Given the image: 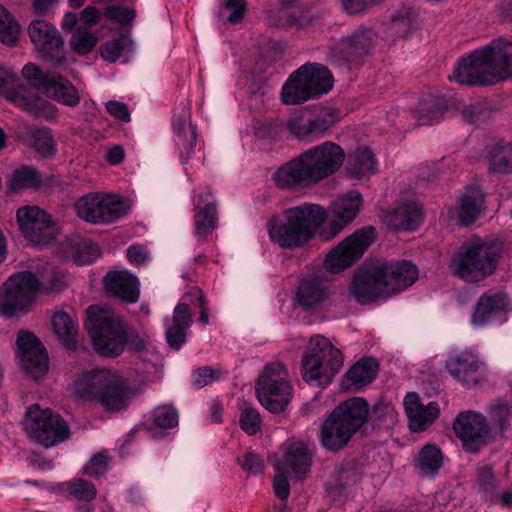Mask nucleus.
Wrapping results in <instances>:
<instances>
[{"label": "nucleus", "instance_id": "nucleus-1", "mask_svg": "<svg viewBox=\"0 0 512 512\" xmlns=\"http://www.w3.org/2000/svg\"><path fill=\"white\" fill-rule=\"evenodd\" d=\"M43 92L66 106H75L81 96L75 86L55 73L43 75L32 63L26 64L18 75L10 67H0V94L15 105L37 116L53 119L57 108L42 99Z\"/></svg>", "mask_w": 512, "mask_h": 512}, {"label": "nucleus", "instance_id": "nucleus-38", "mask_svg": "<svg viewBox=\"0 0 512 512\" xmlns=\"http://www.w3.org/2000/svg\"><path fill=\"white\" fill-rule=\"evenodd\" d=\"M55 335L66 349H73L77 343L78 329L71 316L64 311H56L51 317Z\"/></svg>", "mask_w": 512, "mask_h": 512}, {"label": "nucleus", "instance_id": "nucleus-27", "mask_svg": "<svg viewBox=\"0 0 512 512\" xmlns=\"http://www.w3.org/2000/svg\"><path fill=\"white\" fill-rule=\"evenodd\" d=\"M409 427L414 432L427 429L439 416L440 407L437 402H429L424 405L419 395L415 392L406 394L403 400Z\"/></svg>", "mask_w": 512, "mask_h": 512}, {"label": "nucleus", "instance_id": "nucleus-55", "mask_svg": "<svg viewBox=\"0 0 512 512\" xmlns=\"http://www.w3.org/2000/svg\"><path fill=\"white\" fill-rule=\"evenodd\" d=\"M105 16L121 25L129 24L135 17V12L129 8H122L119 6H109L105 12Z\"/></svg>", "mask_w": 512, "mask_h": 512}, {"label": "nucleus", "instance_id": "nucleus-43", "mask_svg": "<svg viewBox=\"0 0 512 512\" xmlns=\"http://www.w3.org/2000/svg\"><path fill=\"white\" fill-rule=\"evenodd\" d=\"M21 33V26L15 17L0 4V42L13 45Z\"/></svg>", "mask_w": 512, "mask_h": 512}, {"label": "nucleus", "instance_id": "nucleus-47", "mask_svg": "<svg viewBox=\"0 0 512 512\" xmlns=\"http://www.w3.org/2000/svg\"><path fill=\"white\" fill-rule=\"evenodd\" d=\"M239 424L248 435H255L261 428L262 420L258 410L249 405L241 408Z\"/></svg>", "mask_w": 512, "mask_h": 512}, {"label": "nucleus", "instance_id": "nucleus-29", "mask_svg": "<svg viewBox=\"0 0 512 512\" xmlns=\"http://www.w3.org/2000/svg\"><path fill=\"white\" fill-rule=\"evenodd\" d=\"M105 291L123 302L134 303L138 300L139 280L127 270L110 271L103 280Z\"/></svg>", "mask_w": 512, "mask_h": 512}, {"label": "nucleus", "instance_id": "nucleus-3", "mask_svg": "<svg viewBox=\"0 0 512 512\" xmlns=\"http://www.w3.org/2000/svg\"><path fill=\"white\" fill-rule=\"evenodd\" d=\"M512 75V41L497 39L462 58L449 79L460 85H492Z\"/></svg>", "mask_w": 512, "mask_h": 512}, {"label": "nucleus", "instance_id": "nucleus-46", "mask_svg": "<svg viewBox=\"0 0 512 512\" xmlns=\"http://www.w3.org/2000/svg\"><path fill=\"white\" fill-rule=\"evenodd\" d=\"M32 144L43 157H50L56 153V143L49 129H35L32 132Z\"/></svg>", "mask_w": 512, "mask_h": 512}, {"label": "nucleus", "instance_id": "nucleus-16", "mask_svg": "<svg viewBox=\"0 0 512 512\" xmlns=\"http://www.w3.org/2000/svg\"><path fill=\"white\" fill-rule=\"evenodd\" d=\"M16 223L27 242L35 247L51 244L59 232L53 217L36 205H26L17 209Z\"/></svg>", "mask_w": 512, "mask_h": 512}, {"label": "nucleus", "instance_id": "nucleus-10", "mask_svg": "<svg viewBox=\"0 0 512 512\" xmlns=\"http://www.w3.org/2000/svg\"><path fill=\"white\" fill-rule=\"evenodd\" d=\"M343 364L342 352L326 337L314 335L301 359V375L309 385L327 387Z\"/></svg>", "mask_w": 512, "mask_h": 512}, {"label": "nucleus", "instance_id": "nucleus-50", "mask_svg": "<svg viewBox=\"0 0 512 512\" xmlns=\"http://www.w3.org/2000/svg\"><path fill=\"white\" fill-rule=\"evenodd\" d=\"M319 120L310 119L303 121L300 119L291 120L288 124L292 134L299 139H305L311 136L318 135L317 128H324L325 125L321 126Z\"/></svg>", "mask_w": 512, "mask_h": 512}, {"label": "nucleus", "instance_id": "nucleus-35", "mask_svg": "<svg viewBox=\"0 0 512 512\" xmlns=\"http://www.w3.org/2000/svg\"><path fill=\"white\" fill-rule=\"evenodd\" d=\"M328 298V291L316 277L301 280L295 293V302L304 309L320 307Z\"/></svg>", "mask_w": 512, "mask_h": 512}, {"label": "nucleus", "instance_id": "nucleus-58", "mask_svg": "<svg viewBox=\"0 0 512 512\" xmlns=\"http://www.w3.org/2000/svg\"><path fill=\"white\" fill-rule=\"evenodd\" d=\"M313 120H319L321 126L325 125L324 128H317L318 133L321 134L339 120V115L336 110L325 108Z\"/></svg>", "mask_w": 512, "mask_h": 512}, {"label": "nucleus", "instance_id": "nucleus-42", "mask_svg": "<svg viewBox=\"0 0 512 512\" xmlns=\"http://www.w3.org/2000/svg\"><path fill=\"white\" fill-rule=\"evenodd\" d=\"M40 174L32 167L21 166L16 168L10 176L8 187L17 192L26 188H36L41 184Z\"/></svg>", "mask_w": 512, "mask_h": 512}, {"label": "nucleus", "instance_id": "nucleus-31", "mask_svg": "<svg viewBox=\"0 0 512 512\" xmlns=\"http://www.w3.org/2000/svg\"><path fill=\"white\" fill-rule=\"evenodd\" d=\"M484 208V195L478 188L467 189L454 206L447 208L448 217L461 225L474 222Z\"/></svg>", "mask_w": 512, "mask_h": 512}, {"label": "nucleus", "instance_id": "nucleus-18", "mask_svg": "<svg viewBox=\"0 0 512 512\" xmlns=\"http://www.w3.org/2000/svg\"><path fill=\"white\" fill-rule=\"evenodd\" d=\"M374 241L371 227L360 229L332 248L323 261V268L331 274H338L358 260Z\"/></svg>", "mask_w": 512, "mask_h": 512}, {"label": "nucleus", "instance_id": "nucleus-15", "mask_svg": "<svg viewBox=\"0 0 512 512\" xmlns=\"http://www.w3.org/2000/svg\"><path fill=\"white\" fill-rule=\"evenodd\" d=\"M77 216L91 224H107L126 214L127 206L120 196L106 192H91L74 203Z\"/></svg>", "mask_w": 512, "mask_h": 512}, {"label": "nucleus", "instance_id": "nucleus-11", "mask_svg": "<svg viewBox=\"0 0 512 512\" xmlns=\"http://www.w3.org/2000/svg\"><path fill=\"white\" fill-rule=\"evenodd\" d=\"M333 87L331 72L320 64H304L293 72L281 89L286 105L304 103L329 92Z\"/></svg>", "mask_w": 512, "mask_h": 512}, {"label": "nucleus", "instance_id": "nucleus-32", "mask_svg": "<svg viewBox=\"0 0 512 512\" xmlns=\"http://www.w3.org/2000/svg\"><path fill=\"white\" fill-rule=\"evenodd\" d=\"M173 140L179 150L180 158L187 157L194 151L197 142L196 126L191 121V113L182 108L172 119Z\"/></svg>", "mask_w": 512, "mask_h": 512}, {"label": "nucleus", "instance_id": "nucleus-6", "mask_svg": "<svg viewBox=\"0 0 512 512\" xmlns=\"http://www.w3.org/2000/svg\"><path fill=\"white\" fill-rule=\"evenodd\" d=\"M85 327L95 350L102 356L116 357L126 347L134 351L146 348V342L134 334L122 317L109 307L92 305L86 310Z\"/></svg>", "mask_w": 512, "mask_h": 512}, {"label": "nucleus", "instance_id": "nucleus-44", "mask_svg": "<svg viewBox=\"0 0 512 512\" xmlns=\"http://www.w3.org/2000/svg\"><path fill=\"white\" fill-rule=\"evenodd\" d=\"M97 41V36L90 29L78 27L74 30L69 44L76 54L84 55L92 51Z\"/></svg>", "mask_w": 512, "mask_h": 512}, {"label": "nucleus", "instance_id": "nucleus-20", "mask_svg": "<svg viewBox=\"0 0 512 512\" xmlns=\"http://www.w3.org/2000/svg\"><path fill=\"white\" fill-rule=\"evenodd\" d=\"M349 293L360 304H375L390 298L379 263L359 268L349 286Z\"/></svg>", "mask_w": 512, "mask_h": 512}, {"label": "nucleus", "instance_id": "nucleus-14", "mask_svg": "<svg viewBox=\"0 0 512 512\" xmlns=\"http://www.w3.org/2000/svg\"><path fill=\"white\" fill-rule=\"evenodd\" d=\"M200 309L199 321L202 325L209 324V317L202 291L195 287L184 295L182 301L174 308L172 318L165 321V335L168 345L179 350L186 341L187 331L190 328L193 317L190 307Z\"/></svg>", "mask_w": 512, "mask_h": 512}, {"label": "nucleus", "instance_id": "nucleus-34", "mask_svg": "<svg viewBox=\"0 0 512 512\" xmlns=\"http://www.w3.org/2000/svg\"><path fill=\"white\" fill-rule=\"evenodd\" d=\"M378 369L379 364L375 358L363 357L356 361L344 374L342 386L357 391L375 379Z\"/></svg>", "mask_w": 512, "mask_h": 512}, {"label": "nucleus", "instance_id": "nucleus-28", "mask_svg": "<svg viewBox=\"0 0 512 512\" xmlns=\"http://www.w3.org/2000/svg\"><path fill=\"white\" fill-rule=\"evenodd\" d=\"M195 205L194 235L204 239L217 227V211L213 195L210 192H201L193 196Z\"/></svg>", "mask_w": 512, "mask_h": 512}, {"label": "nucleus", "instance_id": "nucleus-12", "mask_svg": "<svg viewBox=\"0 0 512 512\" xmlns=\"http://www.w3.org/2000/svg\"><path fill=\"white\" fill-rule=\"evenodd\" d=\"M291 378L287 367L274 361L260 372L255 392L259 403L271 413L284 411L292 398Z\"/></svg>", "mask_w": 512, "mask_h": 512}, {"label": "nucleus", "instance_id": "nucleus-26", "mask_svg": "<svg viewBox=\"0 0 512 512\" xmlns=\"http://www.w3.org/2000/svg\"><path fill=\"white\" fill-rule=\"evenodd\" d=\"M389 297L410 287L418 278V270L409 261L379 263Z\"/></svg>", "mask_w": 512, "mask_h": 512}, {"label": "nucleus", "instance_id": "nucleus-36", "mask_svg": "<svg viewBox=\"0 0 512 512\" xmlns=\"http://www.w3.org/2000/svg\"><path fill=\"white\" fill-rule=\"evenodd\" d=\"M346 169L351 177L364 180L377 172L378 162L368 147H359L349 154Z\"/></svg>", "mask_w": 512, "mask_h": 512}, {"label": "nucleus", "instance_id": "nucleus-2", "mask_svg": "<svg viewBox=\"0 0 512 512\" xmlns=\"http://www.w3.org/2000/svg\"><path fill=\"white\" fill-rule=\"evenodd\" d=\"M67 285L66 274L50 263L39 262L32 270L9 277L0 289V314L11 317L28 310L35 294L62 290Z\"/></svg>", "mask_w": 512, "mask_h": 512}, {"label": "nucleus", "instance_id": "nucleus-53", "mask_svg": "<svg viewBox=\"0 0 512 512\" xmlns=\"http://www.w3.org/2000/svg\"><path fill=\"white\" fill-rule=\"evenodd\" d=\"M109 468L108 457L102 453L94 455L83 467V473L87 476L98 478L105 474Z\"/></svg>", "mask_w": 512, "mask_h": 512}, {"label": "nucleus", "instance_id": "nucleus-54", "mask_svg": "<svg viewBox=\"0 0 512 512\" xmlns=\"http://www.w3.org/2000/svg\"><path fill=\"white\" fill-rule=\"evenodd\" d=\"M275 470V477L273 482V489L276 496L280 499H286L290 493L289 478L290 473L287 471H281L280 469Z\"/></svg>", "mask_w": 512, "mask_h": 512}, {"label": "nucleus", "instance_id": "nucleus-37", "mask_svg": "<svg viewBox=\"0 0 512 512\" xmlns=\"http://www.w3.org/2000/svg\"><path fill=\"white\" fill-rule=\"evenodd\" d=\"M486 160L490 171L499 174L512 172V143L497 141L487 152Z\"/></svg>", "mask_w": 512, "mask_h": 512}, {"label": "nucleus", "instance_id": "nucleus-33", "mask_svg": "<svg viewBox=\"0 0 512 512\" xmlns=\"http://www.w3.org/2000/svg\"><path fill=\"white\" fill-rule=\"evenodd\" d=\"M423 221L419 204L408 203L385 213L383 222L394 230L414 231Z\"/></svg>", "mask_w": 512, "mask_h": 512}, {"label": "nucleus", "instance_id": "nucleus-48", "mask_svg": "<svg viewBox=\"0 0 512 512\" xmlns=\"http://www.w3.org/2000/svg\"><path fill=\"white\" fill-rule=\"evenodd\" d=\"M98 257L97 246L87 242L79 241L74 245L71 258L76 265L82 266L92 263Z\"/></svg>", "mask_w": 512, "mask_h": 512}, {"label": "nucleus", "instance_id": "nucleus-63", "mask_svg": "<svg viewBox=\"0 0 512 512\" xmlns=\"http://www.w3.org/2000/svg\"><path fill=\"white\" fill-rule=\"evenodd\" d=\"M298 8L296 7H283L280 9L279 13L281 14V17L289 16L286 20H279V21H272L269 20V23L272 25H300V23L295 20L293 17L296 13H298Z\"/></svg>", "mask_w": 512, "mask_h": 512}, {"label": "nucleus", "instance_id": "nucleus-40", "mask_svg": "<svg viewBox=\"0 0 512 512\" xmlns=\"http://www.w3.org/2000/svg\"><path fill=\"white\" fill-rule=\"evenodd\" d=\"M134 49L133 40L128 35H121L104 43L100 53L102 58L108 62H126L133 54Z\"/></svg>", "mask_w": 512, "mask_h": 512}, {"label": "nucleus", "instance_id": "nucleus-8", "mask_svg": "<svg viewBox=\"0 0 512 512\" xmlns=\"http://www.w3.org/2000/svg\"><path fill=\"white\" fill-rule=\"evenodd\" d=\"M499 253L498 244L473 237L454 250L448 268L465 281H478L494 272Z\"/></svg>", "mask_w": 512, "mask_h": 512}, {"label": "nucleus", "instance_id": "nucleus-19", "mask_svg": "<svg viewBox=\"0 0 512 512\" xmlns=\"http://www.w3.org/2000/svg\"><path fill=\"white\" fill-rule=\"evenodd\" d=\"M27 30L35 51L42 58L55 62L59 67L64 66V41L53 24L43 19H35L30 22Z\"/></svg>", "mask_w": 512, "mask_h": 512}, {"label": "nucleus", "instance_id": "nucleus-64", "mask_svg": "<svg viewBox=\"0 0 512 512\" xmlns=\"http://www.w3.org/2000/svg\"><path fill=\"white\" fill-rule=\"evenodd\" d=\"M100 18V12L94 7H86L80 14V21L86 25V28H90L97 24Z\"/></svg>", "mask_w": 512, "mask_h": 512}, {"label": "nucleus", "instance_id": "nucleus-49", "mask_svg": "<svg viewBox=\"0 0 512 512\" xmlns=\"http://www.w3.org/2000/svg\"><path fill=\"white\" fill-rule=\"evenodd\" d=\"M489 412L494 424L504 427L512 420V401L506 399L496 400L491 404Z\"/></svg>", "mask_w": 512, "mask_h": 512}, {"label": "nucleus", "instance_id": "nucleus-21", "mask_svg": "<svg viewBox=\"0 0 512 512\" xmlns=\"http://www.w3.org/2000/svg\"><path fill=\"white\" fill-rule=\"evenodd\" d=\"M16 345V358L23 372L33 379L44 377L49 369V358L36 336L30 332L21 331Z\"/></svg>", "mask_w": 512, "mask_h": 512}, {"label": "nucleus", "instance_id": "nucleus-13", "mask_svg": "<svg viewBox=\"0 0 512 512\" xmlns=\"http://www.w3.org/2000/svg\"><path fill=\"white\" fill-rule=\"evenodd\" d=\"M24 429L29 439L50 448L69 438L70 430L67 423L48 408H41L38 404L28 407Z\"/></svg>", "mask_w": 512, "mask_h": 512}, {"label": "nucleus", "instance_id": "nucleus-5", "mask_svg": "<svg viewBox=\"0 0 512 512\" xmlns=\"http://www.w3.org/2000/svg\"><path fill=\"white\" fill-rule=\"evenodd\" d=\"M327 220L326 210L304 203L273 215L266 224L269 240L282 249L304 247Z\"/></svg>", "mask_w": 512, "mask_h": 512}, {"label": "nucleus", "instance_id": "nucleus-59", "mask_svg": "<svg viewBox=\"0 0 512 512\" xmlns=\"http://www.w3.org/2000/svg\"><path fill=\"white\" fill-rule=\"evenodd\" d=\"M380 0H341L343 9L349 14H357Z\"/></svg>", "mask_w": 512, "mask_h": 512}, {"label": "nucleus", "instance_id": "nucleus-41", "mask_svg": "<svg viewBox=\"0 0 512 512\" xmlns=\"http://www.w3.org/2000/svg\"><path fill=\"white\" fill-rule=\"evenodd\" d=\"M446 109V103L441 96H425L419 100L415 117L423 125L437 122Z\"/></svg>", "mask_w": 512, "mask_h": 512}, {"label": "nucleus", "instance_id": "nucleus-24", "mask_svg": "<svg viewBox=\"0 0 512 512\" xmlns=\"http://www.w3.org/2000/svg\"><path fill=\"white\" fill-rule=\"evenodd\" d=\"M512 312V304L503 293L485 294L476 302L470 318L474 329L503 324Z\"/></svg>", "mask_w": 512, "mask_h": 512}, {"label": "nucleus", "instance_id": "nucleus-57", "mask_svg": "<svg viewBox=\"0 0 512 512\" xmlns=\"http://www.w3.org/2000/svg\"><path fill=\"white\" fill-rule=\"evenodd\" d=\"M107 112L117 120L122 122H129L131 120L130 112L126 104L110 100L105 104Z\"/></svg>", "mask_w": 512, "mask_h": 512}, {"label": "nucleus", "instance_id": "nucleus-22", "mask_svg": "<svg viewBox=\"0 0 512 512\" xmlns=\"http://www.w3.org/2000/svg\"><path fill=\"white\" fill-rule=\"evenodd\" d=\"M312 455L311 445L300 440H288L271 462L274 469L289 472L291 479L302 480L310 472Z\"/></svg>", "mask_w": 512, "mask_h": 512}, {"label": "nucleus", "instance_id": "nucleus-52", "mask_svg": "<svg viewBox=\"0 0 512 512\" xmlns=\"http://www.w3.org/2000/svg\"><path fill=\"white\" fill-rule=\"evenodd\" d=\"M68 491L76 499L85 502H90L96 497L95 487L83 479H75L69 482Z\"/></svg>", "mask_w": 512, "mask_h": 512}, {"label": "nucleus", "instance_id": "nucleus-60", "mask_svg": "<svg viewBox=\"0 0 512 512\" xmlns=\"http://www.w3.org/2000/svg\"><path fill=\"white\" fill-rule=\"evenodd\" d=\"M218 379L215 370L209 367L199 368L193 374V381L199 387H204Z\"/></svg>", "mask_w": 512, "mask_h": 512}, {"label": "nucleus", "instance_id": "nucleus-30", "mask_svg": "<svg viewBox=\"0 0 512 512\" xmlns=\"http://www.w3.org/2000/svg\"><path fill=\"white\" fill-rule=\"evenodd\" d=\"M375 36V32L371 28L360 26L332 48L330 57L336 61L366 53L373 45Z\"/></svg>", "mask_w": 512, "mask_h": 512}, {"label": "nucleus", "instance_id": "nucleus-39", "mask_svg": "<svg viewBox=\"0 0 512 512\" xmlns=\"http://www.w3.org/2000/svg\"><path fill=\"white\" fill-rule=\"evenodd\" d=\"M443 465V455L438 447L426 444L419 451L415 466L423 477L433 478Z\"/></svg>", "mask_w": 512, "mask_h": 512}, {"label": "nucleus", "instance_id": "nucleus-7", "mask_svg": "<svg viewBox=\"0 0 512 512\" xmlns=\"http://www.w3.org/2000/svg\"><path fill=\"white\" fill-rule=\"evenodd\" d=\"M74 394L85 401H95L105 410L118 412L130 400L126 378L119 372L97 369L80 374L73 383Z\"/></svg>", "mask_w": 512, "mask_h": 512}, {"label": "nucleus", "instance_id": "nucleus-9", "mask_svg": "<svg viewBox=\"0 0 512 512\" xmlns=\"http://www.w3.org/2000/svg\"><path fill=\"white\" fill-rule=\"evenodd\" d=\"M368 403L359 397L339 404L321 426L322 445L331 451L343 448L354 433L366 422Z\"/></svg>", "mask_w": 512, "mask_h": 512}, {"label": "nucleus", "instance_id": "nucleus-51", "mask_svg": "<svg viewBox=\"0 0 512 512\" xmlns=\"http://www.w3.org/2000/svg\"><path fill=\"white\" fill-rule=\"evenodd\" d=\"M246 11V3L244 0H228L220 8L219 16L231 24L239 22Z\"/></svg>", "mask_w": 512, "mask_h": 512}, {"label": "nucleus", "instance_id": "nucleus-17", "mask_svg": "<svg viewBox=\"0 0 512 512\" xmlns=\"http://www.w3.org/2000/svg\"><path fill=\"white\" fill-rule=\"evenodd\" d=\"M445 368L453 379L467 388L480 386L488 381V367L483 357L473 349L449 353Z\"/></svg>", "mask_w": 512, "mask_h": 512}, {"label": "nucleus", "instance_id": "nucleus-23", "mask_svg": "<svg viewBox=\"0 0 512 512\" xmlns=\"http://www.w3.org/2000/svg\"><path fill=\"white\" fill-rule=\"evenodd\" d=\"M363 206V196L357 190H350L338 196L329 208L332 217L329 228L319 231V237L324 241L332 240L359 215Z\"/></svg>", "mask_w": 512, "mask_h": 512}, {"label": "nucleus", "instance_id": "nucleus-61", "mask_svg": "<svg viewBox=\"0 0 512 512\" xmlns=\"http://www.w3.org/2000/svg\"><path fill=\"white\" fill-rule=\"evenodd\" d=\"M126 254L131 264L140 265L149 260V252L142 245H131Z\"/></svg>", "mask_w": 512, "mask_h": 512}, {"label": "nucleus", "instance_id": "nucleus-56", "mask_svg": "<svg viewBox=\"0 0 512 512\" xmlns=\"http://www.w3.org/2000/svg\"><path fill=\"white\" fill-rule=\"evenodd\" d=\"M239 464L243 470L252 475L260 474L264 470L263 460L253 452H247Z\"/></svg>", "mask_w": 512, "mask_h": 512}, {"label": "nucleus", "instance_id": "nucleus-45", "mask_svg": "<svg viewBox=\"0 0 512 512\" xmlns=\"http://www.w3.org/2000/svg\"><path fill=\"white\" fill-rule=\"evenodd\" d=\"M178 420V412L170 405H160L152 412L154 426L162 430L177 427Z\"/></svg>", "mask_w": 512, "mask_h": 512}, {"label": "nucleus", "instance_id": "nucleus-62", "mask_svg": "<svg viewBox=\"0 0 512 512\" xmlns=\"http://www.w3.org/2000/svg\"><path fill=\"white\" fill-rule=\"evenodd\" d=\"M60 2V0H33L32 10L37 15H47Z\"/></svg>", "mask_w": 512, "mask_h": 512}, {"label": "nucleus", "instance_id": "nucleus-25", "mask_svg": "<svg viewBox=\"0 0 512 512\" xmlns=\"http://www.w3.org/2000/svg\"><path fill=\"white\" fill-rule=\"evenodd\" d=\"M463 448L469 452L477 451L490 435L489 425L483 415L473 411L460 413L453 424Z\"/></svg>", "mask_w": 512, "mask_h": 512}, {"label": "nucleus", "instance_id": "nucleus-4", "mask_svg": "<svg viewBox=\"0 0 512 512\" xmlns=\"http://www.w3.org/2000/svg\"><path fill=\"white\" fill-rule=\"evenodd\" d=\"M344 159V150L327 141L282 165L274 173L273 180L281 188L315 184L338 171Z\"/></svg>", "mask_w": 512, "mask_h": 512}]
</instances>
